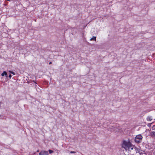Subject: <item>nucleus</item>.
I'll return each instance as SVG.
<instances>
[{
  "label": "nucleus",
  "instance_id": "obj_12",
  "mask_svg": "<svg viewBox=\"0 0 155 155\" xmlns=\"http://www.w3.org/2000/svg\"><path fill=\"white\" fill-rule=\"evenodd\" d=\"M51 63H52L51 62H50L49 63V64H51Z\"/></svg>",
  "mask_w": 155,
  "mask_h": 155
},
{
  "label": "nucleus",
  "instance_id": "obj_9",
  "mask_svg": "<svg viewBox=\"0 0 155 155\" xmlns=\"http://www.w3.org/2000/svg\"><path fill=\"white\" fill-rule=\"evenodd\" d=\"M152 134L155 136V131H153L152 132Z\"/></svg>",
  "mask_w": 155,
  "mask_h": 155
},
{
  "label": "nucleus",
  "instance_id": "obj_10",
  "mask_svg": "<svg viewBox=\"0 0 155 155\" xmlns=\"http://www.w3.org/2000/svg\"><path fill=\"white\" fill-rule=\"evenodd\" d=\"M75 153V152L74 151H71L70 152V153Z\"/></svg>",
  "mask_w": 155,
  "mask_h": 155
},
{
  "label": "nucleus",
  "instance_id": "obj_6",
  "mask_svg": "<svg viewBox=\"0 0 155 155\" xmlns=\"http://www.w3.org/2000/svg\"><path fill=\"white\" fill-rule=\"evenodd\" d=\"M7 75V73L6 71H4L3 72V73H2V74H1V75L2 76H3L4 75Z\"/></svg>",
  "mask_w": 155,
  "mask_h": 155
},
{
  "label": "nucleus",
  "instance_id": "obj_11",
  "mask_svg": "<svg viewBox=\"0 0 155 155\" xmlns=\"http://www.w3.org/2000/svg\"><path fill=\"white\" fill-rule=\"evenodd\" d=\"M12 77V76L11 74H10L9 75V76L8 77L10 78H11Z\"/></svg>",
  "mask_w": 155,
  "mask_h": 155
},
{
  "label": "nucleus",
  "instance_id": "obj_14",
  "mask_svg": "<svg viewBox=\"0 0 155 155\" xmlns=\"http://www.w3.org/2000/svg\"><path fill=\"white\" fill-rule=\"evenodd\" d=\"M153 127L154 129H155V126H153Z\"/></svg>",
  "mask_w": 155,
  "mask_h": 155
},
{
  "label": "nucleus",
  "instance_id": "obj_1",
  "mask_svg": "<svg viewBox=\"0 0 155 155\" xmlns=\"http://www.w3.org/2000/svg\"><path fill=\"white\" fill-rule=\"evenodd\" d=\"M121 146V147L125 150L131 151L134 148L136 149L134 146L133 145L129 139L123 140H122Z\"/></svg>",
  "mask_w": 155,
  "mask_h": 155
},
{
  "label": "nucleus",
  "instance_id": "obj_3",
  "mask_svg": "<svg viewBox=\"0 0 155 155\" xmlns=\"http://www.w3.org/2000/svg\"><path fill=\"white\" fill-rule=\"evenodd\" d=\"M39 155H48L49 154V153L48 151H46L45 150H42L39 153Z\"/></svg>",
  "mask_w": 155,
  "mask_h": 155
},
{
  "label": "nucleus",
  "instance_id": "obj_2",
  "mask_svg": "<svg viewBox=\"0 0 155 155\" xmlns=\"http://www.w3.org/2000/svg\"><path fill=\"white\" fill-rule=\"evenodd\" d=\"M143 137L141 134L137 135L135 137V142L139 143L141 142Z\"/></svg>",
  "mask_w": 155,
  "mask_h": 155
},
{
  "label": "nucleus",
  "instance_id": "obj_7",
  "mask_svg": "<svg viewBox=\"0 0 155 155\" xmlns=\"http://www.w3.org/2000/svg\"><path fill=\"white\" fill-rule=\"evenodd\" d=\"M8 72H9V73L10 74H12L13 75H15V73L14 72H13V71H8Z\"/></svg>",
  "mask_w": 155,
  "mask_h": 155
},
{
  "label": "nucleus",
  "instance_id": "obj_13",
  "mask_svg": "<svg viewBox=\"0 0 155 155\" xmlns=\"http://www.w3.org/2000/svg\"><path fill=\"white\" fill-rule=\"evenodd\" d=\"M6 78L8 77L7 74L6 75H5Z\"/></svg>",
  "mask_w": 155,
  "mask_h": 155
},
{
  "label": "nucleus",
  "instance_id": "obj_15",
  "mask_svg": "<svg viewBox=\"0 0 155 155\" xmlns=\"http://www.w3.org/2000/svg\"><path fill=\"white\" fill-rule=\"evenodd\" d=\"M39 150H38L37 151V152H39Z\"/></svg>",
  "mask_w": 155,
  "mask_h": 155
},
{
  "label": "nucleus",
  "instance_id": "obj_4",
  "mask_svg": "<svg viewBox=\"0 0 155 155\" xmlns=\"http://www.w3.org/2000/svg\"><path fill=\"white\" fill-rule=\"evenodd\" d=\"M147 121H151L152 120V118L151 117H148L147 118Z\"/></svg>",
  "mask_w": 155,
  "mask_h": 155
},
{
  "label": "nucleus",
  "instance_id": "obj_5",
  "mask_svg": "<svg viewBox=\"0 0 155 155\" xmlns=\"http://www.w3.org/2000/svg\"><path fill=\"white\" fill-rule=\"evenodd\" d=\"M90 41H96V37L93 36L90 39Z\"/></svg>",
  "mask_w": 155,
  "mask_h": 155
},
{
  "label": "nucleus",
  "instance_id": "obj_8",
  "mask_svg": "<svg viewBox=\"0 0 155 155\" xmlns=\"http://www.w3.org/2000/svg\"><path fill=\"white\" fill-rule=\"evenodd\" d=\"M49 152L50 153H51L53 152V151L52 150H49Z\"/></svg>",
  "mask_w": 155,
  "mask_h": 155
}]
</instances>
